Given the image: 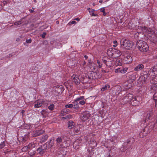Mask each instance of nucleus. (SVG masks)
I'll return each mask as SVG.
<instances>
[{
    "mask_svg": "<svg viewBox=\"0 0 157 157\" xmlns=\"http://www.w3.org/2000/svg\"><path fill=\"white\" fill-rule=\"evenodd\" d=\"M152 111L148 113L145 119L144 122L147 124L148 122V124L140 133L139 136L141 138L146 136L147 133L150 132L152 130H154L155 131L157 130V122H155V119L152 118Z\"/></svg>",
    "mask_w": 157,
    "mask_h": 157,
    "instance_id": "nucleus-1",
    "label": "nucleus"
},
{
    "mask_svg": "<svg viewBox=\"0 0 157 157\" xmlns=\"http://www.w3.org/2000/svg\"><path fill=\"white\" fill-rule=\"evenodd\" d=\"M138 29L141 30L140 32L147 33L148 36L151 37L152 41L155 44H157V30L155 31L150 29L140 26H138Z\"/></svg>",
    "mask_w": 157,
    "mask_h": 157,
    "instance_id": "nucleus-2",
    "label": "nucleus"
},
{
    "mask_svg": "<svg viewBox=\"0 0 157 157\" xmlns=\"http://www.w3.org/2000/svg\"><path fill=\"white\" fill-rule=\"evenodd\" d=\"M117 142V139L115 137H113L108 140L107 142V145L106 147L108 148L109 151H111V152L113 151V154L115 153L116 151V149L114 147V145H115L116 143Z\"/></svg>",
    "mask_w": 157,
    "mask_h": 157,
    "instance_id": "nucleus-3",
    "label": "nucleus"
},
{
    "mask_svg": "<svg viewBox=\"0 0 157 157\" xmlns=\"http://www.w3.org/2000/svg\"><path fill=\"white\" fill-rule=\"evenodd\" d=\"M136 45L139 49L141 52H146L149 50L148 46L146 42L143 41H138L136 43Z\"/></svg>",
    "mask_w": 157,
    "mask_h": 157,
    "instance_id": "nucleus-4",
    "label": "nucleus"
},
{
    "mask_svg": "<svg viewBox=\"0 0 157 157\" xmlns=\"http://www.w3.org/2000/svg\"><path fill=\"white\" fill-rule=\"evenodd\" d=\"M120 43L121 48L126 49H129L132 48L133 45L132 42L126 39L121 40Z\"/></svg>",
    "mask_w": 157,
    "mask_h": 157,
    "instance_id": "nucleus-5",
    "label": "nucleus"
},
{
    "mask_svg": "<svg viewBox=\"0 0 157 157\" xmlns=\"http://www.w3.org/2000/svg\"><path fill=\"white\" fill-rule=\"evenodd\" d=\"M150 70L148 72L143 71L142 73V75L141 76V80L142 81V83H144L148 79L149 77L150 78L151 80H152L153 76L149 75Z\"/></svg>",
    "mask_w": 157,
    "mask_h": 157,
    "instance_id": "nucleus-6",
    "label": "nucleus"
},
{
    "mask_svg": "<svg viewBox=\"0 0 157 157\" xmlns=\"http://www.w3.org/2000/svg\"><path fill=\"white\" fill-rule=\"evenodd\" d=\"M44 146L43 147H41L38 148L36 150V152H35L34 151H33L32 152L30 151H29V154L30 155V157H32L36 153H39L40 155H42L45 152V150L46 149L45 147H44Z\"/></svg>",
    "mask_w": 157,
    "mask_h": 157,
    "instance_id": "nucleus-7",
    "label": "nucleus"
},
{
    "mask_svg": "<svg viewBox=\"0 0 157 157\" xmlns=\"http://www.w3.org/2000/svg\"><path fill=\"white\" fill-rule=\"evenodd\" d=\"M151 82V89L157 92V77L154 78L152 77Z\"/></svg>",
    "mask_w": 157,
    "mask_h": 157,
    "instance_id": "nucleus-8",
    "label": "nucleus"
},
{
    "mask_svg": "<svg viewBox=\"0 0 157 157\" xmlns=\"http://www.w3.org/2000/svg\"><path fill=\"white\" fill-rule=\"evenodd\" d=\"M47 101L43 99L38 100L35 102L34 107L39 108L41 107L42 105H45L47 104Z\"/></svg>",
    "mask_w": 157,
    "mask_h": 157,
    "instance_id": "nucleus-9",
    "label": "nucleus"
},
{
    "mask_svg": "<svg viewBox=\"0 0 157 157\" xmlns=\"http://www.w3.org/2000/svg\"><path fill=\"white\" fill-rule=\"evenodd\" d=\"M90 114L88 111H86L83 112L81 115V119L83 122H84L89 119Z\"/></svg>",
    "mask_w": 157,
    "mask_h": 157,
    "instance_id": "nucleus-10",
    "label": "nucleus"
},
{
    "mask_svg": "<svg viewBox=\"0 0 157 157\" xmlns=\"http://www.w3.org/2000/svg\"><path fill=\"white\" fill-rule=\"evenodd\" d=\"M133 96L132 94H128L124 97L122 99L123 101L124 104H126L128 102L131 103Z\"/></svg>",
    "mask_w": 157,
    "mask_h": 157,
    "instance_id": "nucleus-11",
    "label": "nucleus"
},
{
    "mask_svg": "<svg viewBox=\"0 0 157 157\" xmlns=\"http://www.w3.org/2000/svg\"><path fill=\"white\" fill-rule=\"evenodd\" d=\"M64 138V136H61V137H58L56 138V141L57 143V147H60L63 146L62 142H64L66 141V140Z\"/></svg>",
    "mask_w": 157,
    "mask_h": 157,
    "instance_id": "nucleus-12",
    "label": "nucleus"
},
{
    "mask_svg": "<svg viewBox=\"0 0 157 157\" xmlns=\"http://www.w3.org/2000/svg\"><path fill=\"white\" fill-rule=\"evenodd\" d=\"M55 91L57 94H61L64 90L63 86L62 85H58L55 87Z\"/></svg>",
    "mask_w": 157,
    "mask_h": 157,
    "instance_id": "nucleus-13",
    "label": "nucleus"
},
{
    "mask_svg": "<svg viewBox=\"0 0 157 157\" xmlns=\"http://www.w3.org/2000/svg\"><path fill=\"white\" fill-rule=\"evenodd\" d=\"M59 154L62 155L63 156L66 155L67 153V149L66 147L63 146L61 147H57Z\"/></svg>",
    "mask_w": 157,
    "mask_h": 157,
    "instance_id": "nucleus-14",
    "label": "nucleus"
},
{
    "mask_svg": "<svg viewBox=\"0 0 157 157\" xmlns=\"http://www.w3.org/2000/svg\"><path fill=\"white\" fill-rule=\"evenodd\" d=\"M44 132V131L43 129L38 130L32 132V135L33 137H36L42 134Z\"/></svg>",
    "mask_w": 157,
    "mask_h": 157,
    "instance_id": "nucleus-15",
    "label": "nucleus"
},
{
    "mask_svg": "<svg viewBox=\"0 0 157 157\" xmlns=\"http://www.w3.org/2000/svg\"><path fill=\"white\" fill-rule=\"evenodd\" d=\"M140 99L137 97L133 96L130 103L132 106H136L140 103Z\"/></svg>",
    "mask_w": 157,
    "mask_h": 157,
    "instance_id": "nucleus-16",
    "label": "nucleus"
},
{
    "mask_svg": "<svg viewBox=\"0 0 157 157\" xmlns=\"http://www.w3.org/2000/svg\"><path fill=\"white\" fill-rule=\"evenodd\" d=\"M130 142V141H128L127 142H125L124 143L122 147L120 149L121 152L125 151L126 150V148L128 149V147L131 146V145L129 144Z\"/></svg>",
    "mask_w": 157,
    "mask_h": 157,
    "instance_id": "nucleus-17",
    "label": "nucleus"
},
{
    "mask_svg": "<svg viewBox=\"0 0 157 157\" xmlns=\"http://www.w3.org/2000/svg\"><path fill=\"white\" fill-rule=\"evenodd\" d=\"M72 79L73 82L76 85L79 84L80 82V80L78 78V75L73 74L72 76Z\"/></svg>",
    "mask_w": 157,
    "mask_h": 157,
    "instance_id": "nucleus-18",
    "label": "nucleus"
},
{
    "mask_svg": "<svg viewBox=\"0 0 157 157\" xmlns=\"http://www.w3.org/2000/svg\"><path fill=\"white\" fill-rule=\"evenodd\" d=\"M127 76H129V79L132 82L135 81L136 78V74L135 72H130L127 74Z\"/></svg>",
    "mask_w": 157,
    "mask_h": 157,
    "instance_id": "nucleus-19",
    "label": "nucleus"
},
{
    "mask_svg": "<svg viewBox=\"0 0 157 157\" xmlns=\"http://www.w3.org/2000/svg\"><path fill=\"white\" fill-rule=\"evenodd\" d=\"M99 73L92 71L90 74V76L92 77L93 79H98L100 77Z\"/></svg>",
    "mask_w": 157,
    "mask_h": 157,
    "instance_id": "nucleus-20",
    "label": "nucleus"
},
{
    "mask_svg": "<svg viewBox=\"0 0 157 157\" xmlns=\"http://www.w3.org/2000/svg\"><path fill=\"white\" fill-rule=\"evenodd\" d=\"M54 143V140L53 139L51 138L49 141L46 142L45 144L46 148H51L53 145Z\"/></svg>",
    "mask_w": 157,
    "mask_h": 157,
    "instance_id": "nucleus-21",
    "label": "nucleus"
},
{
    "mask_svg": "<svg viewBox=\"0 0 157 157\" xmlns=\"http://www.w3.org/2000/svg\"><path fill=\"white\" fill-rule=\"evenodd\" d=\"M74 104H69L66 105L65 106V107L66 108H72L73 107L75 109H78V104L77 103H74Z\"/></svg>",
    "mask_w": 157,
    "mask_h": 157,
    "instance_id": "nucleus-22",
    "label": "nucleus"
},
{
    "mask_svg": "<svg viewBox=\"0 0 157 157\" xmlns=\"http://www.w3.org/2000/svg\"><path fill=\"white\" fill-rule=\"evenodd\" d=\"M144 65L142 64H138L134 69V70L136 71H138L144 68Z\"/></svg>",
    "mask_w": 157,
    "mask_h": 157,
    "instance_id": "nucleus-23",
    "label": "nucleus"
},
{
    "mask_svg": "<svg viewBox=\"0 0 157 157\" xmlns=\"http://www.w3.org/2000/svg\"><path fill=\"white\" fill-rule=\"evenodd\" d=\"M75 123L72 121H70L68 122V127L70 129H71L74 127Z\"/></svg>",
    "mask_w": 157,
    "mask_h": 157,
    "instance_id": "nucleus-24",
    "label": "nucleus"
},
{
    "mask_svg": "<svg viewBox=\"0 0 157 157\" xmlns=\"http://www.w3.org/2000/svg\"><path fill=\"white\" fill-rule=\"evenodd\" d=\"M115 89L116 90V94H118L121 92L122 89L119 86H117L115 87Z\"/></svg>",
    "mask_w": 157,
    "mask_h": 157,
    "instance_id": "nucleus-25",
    "label": "nucleus"
},
{
    "mask_svg": "<svg viewBox=\"0 0 157 157\" xmlns=\"http://www.w3.org/2000/svg\"><path fill=\"white\" fill-rule=\"evenodd\" d=\"M70 111L69 109H67V108H65L62 110L61 111L60 115H61V116H64L66 114L70 112Z\"/></svg>",
    "mask_w": 157,
    "mask_h": 157,
    "instance_id": "nucleus-26",
    "label": "nucleus"
},
{
    "mask_svg": "<svg viewBox=\"0 0 157 157\" xmlns=\"http://www.w3.org/2000/svg\"><path fill=\"white\" fill-rule=\"evenodd\" d=\"M103 60V62L104 63L106 64V65L109 67H111L112 65V61H111L109 59H108V60Z\"/></svg>",
    "mask_w": 157,
    "mask_h": 157,
    "instance_id": "nucleus-27",
    "label": "nucleus"
},
{
    "mask_svg": "<svg viewBox=\"0 0 157 157\" xmlns=\"http://www.w3.org/2000/svg\"><path fill=\"white\" fill-rule=\"evenodd\" d=\"M125 59L127 63H131L132 60V59L131 56H127L125 58Z\"/></svg>",
    "mask_w": 157,
    "mask_h": 157,
    "instance_id": "nucleus-28",
    "label": "nucleus"
},
{
    "mask_svg": "<svg viewBox=\"0 0 157 157\" xmlns=\"http://www.w3.org/2000/svg\"><path fill=\"white\" fill-rule=\"evenodd\" d=\"M48 138V135H43L40 137V140L42 142H45Z\"/></svg>",
    "mask_w": 157,
    "mask_h": 157,
    "instance_id": "nucleus-29",
    "label": "nucleus"
},
{
    "mask_svg": "<svg viewBox=\"0 0 157 157\" xmlns=\"http://www.w3.org/2000/svg\"><path fill=\"white\" fill-rule=\"evenodd\" d=\"M110 87V86L109 84H106L104 86H103L101 88V91H104L107 90H108Z\"/></svg>",
    "mask_w": 157,
    "mask_h": 157,
    "instance_id": "nucleus-30",
    "label": "nucleus"
},
{
    "mask_svg": "<svg viewBox=\"0 0 157 157\" xmlns=\"http://www.w3.org/2000/svg\"><path fill=\"white\" fill-rule=\"evenodd\" d=\"M153 99L155 102V106L156 108H157V92L154 94L153 96Z\"/></svg>",
    "mask_w": 157,
    "mask_h": 157,
    "instance_id": "nucleus-31",
    "label": "nucleus"
},
{
    "mask_svg": "<svg viewBox=\"0 0 157 157\" xmlns=\"http://www.w3.org/2000/svg\"><path fill=\"white\" fill-rule=\"evenodd\" d=\"M84 99V96H80L79 97H78L75 100L74 103H76L78 104V102L79 101H81V100Z\"/></svg>",
    "mask_w": 157,
    "mask_h": 157,
    "instance_id": "nucleus-32",
    "label": "nucleus"
},
{
    "mask_svg": "<svg viewBox=\"0 0 157 157\" xmlns=\"http://www.w3.org/2000/svg\"><path fill=\"white\" fill-rule=\"evenodd\" d=\"M90 144L91 145L92 149L94 148L97 146V144L95 140H93L92 142L91 141Z\"/></svg>",
    "mask_w": 157,
    "mask_h": 157,
    "instance_id": "nucleus-33",
    "label": "nucleus"
},
{
    "mask_svg": "<svg viewBox=\"0 0 157 157\" xmlns=\"http://www.w3.org/2000/svg\"><path fill=\"white\" fill-rule=\"evenodd\" d=\"M115 64L117 66L121 65V59L120 58L117 59L116 60Z\"/></svg>",
    "mask_w": 157,
    "mask_h": 157,
    "instance_id": "nucleus-34",
    "label": "nucleus"
},
{
    "mask_svg": "<svg viewBox=\"0 0 157 157\" xmlns=\"http://www.w3.org/2000/svg\"><path fill=\"white\" fill-rule=\"evenodd\" d=\"M29 149H31L34 148L36 146V144L34 143H31L27 146Z\"/></svg>",
    "mask_w": 157,
    "mask_h": 157,
    "instance_id": "nucleus-35",
    "label": "nucleus"
},
{
    "mask_svg": "<svg viewBox=\"0 0 157 157\" xmlns=\"http://www.w3.org/2000/svg\"><path fill=\"white\" fill-rule=\"evenodd\" d=\"M128 68L127 67L121 68V73L122 74L125 73L127 71Z\"/></svg>",
    "mask_w": 157,
    "mask_h": 157,
    "instance_id": "nucleus-36",
    "label": "nucleus"
},
{
    "mask_svg": "<svg viewBox=\"0 0 157 157\" xmlns=\"http://www.w3.org/2000/svg\"><path fill=\"white\" fill-rule=\"evenodd\" d=\"M55 107V105L54 104H52L50 105L48 107V109L49 110L51 111H52L53 110L54 108Z\"/></svg>",
    "mask_w": 157,
    "mask_h": 157,
    "instance_id": "nucleus-37",
    "label": "nucleus"
},
{
    "mask_svg": "<svg viewBox=\"0 0 157 157\" xmlns=\"http://www.w3.org/2000/svg\"><path fill=\"white\" fill-rule=\"evenodd\" d=\"M100 11L103 13V16H105L106 15L107 13L105 12V9L104 8H101L100 9Z\"/></svg>",
    "mask_w": 157,
    "mask_h": 157,
    "instance_id": "nucleus-38",
    "label": "nucleus"
},
{
    "mask_svg": "<svg viewBox=\"0 0 157 157\" xmlns=\"http://www.w3.org/2000/svg\"><path fill=\"white\" fill-rule=\"evenodd\" d=\"M29 149L28 147L27 146H24L22 148V151H26L28 150H29Z\"/></svg>",
    "mask_w": 157,
    "mask_h": 157,
    "instance_id": "nucleus-39",
    "label": "nucleus"
},
{
    "mask_svg": "<svg viewBox=\"0 0 157 157\" xmlns=\"http://www.w3.org/2000/svg\"><path fill=\"white\" fill-rule=\"evenodd\" d=\"M22 23V20H21L15 22L14 23V24L15 25H18L20 24H21Z\"/></svg>",
    "mask_w": 157,
    "mask_h": 157,
    "instance_id": "nucleus-40",
    "label": "nucleus"
},
{
    "mask_svg": "<svg viewBox=\"0 0 157 157\" xmlns=\"http://www.w3.org/2000/svg\"><path fill=\"white\" fill-rule=\"evenodd\" d=\"M121 68H117L115 69V72L117 73H121Z\"/></svg>",
    "mask_w": 157,
    "mask_h": 157,
    "instance_id": "nucleus-41",
    "label": "nucleus"
},
{
    "mask_svg": "<svg viewBox=\"0 0 157 157\" xmlns=\"http://www.w3.org/2000/svg\"><path fill=\"white\" fill-rule=\"evenodd\" d=\"M5 142L4 141L2 142L1 144H0V149H2L5 146Z\"/></svg>",
    "mask_w": 157,
    "mask_h": 157,
    "instance_id": "nucleus-42",
    "label": "nucleus"
},
{
    "mask_svg": "<svg viewBox=\"0 0 157 157\" xmlns=\"http://www.w3.org/2000/svg\"><path fill=\"white\" fill-rule=\"evenodd\" d=\"M97 63L98 64V67L99 68H101L102 67V64H101L100 61L99 60H97Z\"/></svg>",
    "mask_w": 157,
    "mask_h": 157,
    "instance_id": "nucleus-43",
    "label": "nucleus"
},
{
    "mask_svg": "<svg viewBox=\"0 0 157 157\" xmlns=\"http://www.w3.org/2000/svg\"><path fill=\"white\" fill-rule=\"evenodd\" d=\"M85 103V101L84 100L80 101L79 104H81V105H83Z\"/></svg>",
    "mask_w": 157,
    "mask_h": 157,
    "instance_id": "nucleus-44",
    "label": "nucleus"
},
{
    "mask_svg": "<svg viewBox=\"0 0 157 157\" xmlns=\"http://www.w3.org/2000/svg\"><path fill=\"white\" fill-rule=\"evenodd\" d=\"M90 69H91V71H93V70H95L96 69V67L95 66L93 65L92 66H91L90 68Z\"/></svg>",
    "mask_w": 157,
    "mask_h": 157,
    "instance_id": "nucleus-45",
    "label": "nucleus"
},
{
    "mask_svg": "<svg viewBox=\"0 0 157 157\" xmlns=\"http://www.w3.org/2000/svg\"><path fill=\"white\" fill-rule=\"evenodd\" d=\"M110 153H109V155L108 156H106V157H111V155H114L115 154V153H114L113 154V151H112V152L111 151H110Z\"/></svg>",
    "mask_w": 157,
    "mask_h": 157,
    "instance_id": "nucleus-46",
    "label": "nucleus"
},
{
    "mask_svg": "<svg viewBox=\"0 0 157 157\" xmlns=\"http://www.w3.org/2000/svg\"><path fill=\"white\" fill-rule=\"evenodd\" d=\"M46 35V33L45 32L43 33V34L40 35L41 37L43 38H44L45 37V36Z\"/></svg>",
    "mask_w": 157,
    "mask_h": 157,
    "instance_id": "nucleus-47",
    "label": "nucleus"
},
{
    "mask_svg": "<svg viewBox=\"0 0 157 157\" xmlns=\"http://www.w3.org/2000/svg\"><path fill=\"white\" fill-rule=\"evenodd\" d=\"M28 138H27L26 137H23V140L22 141V142L24 143V142H25L26 141L28 140Z\"/></svg>",
    "mask_w": 157,
    "mask_h": 157,
    "instance_id": "nucleus-48",
    "label": "nucleus"
},
{
    "mask_svg": "<svg viewBox=\"0 0 157 157\" xmlns=\"http://www.w3.org/2000/svg\"><path fill=\"white\" fill-rule=\"evenodd\" d=\"M91 16L97 17L98 16L97 14L94 13V12L91 13Z\"/></svg>",
    "mask_w": 157,
    "mask_h": 157,
    "instance_id": "nucleus-49",
    "label": "nucleus"
},
{
    "mask_svg": "<svg viewBox=\"0 0 157 157\" xmlns=\"http://www.w3.org/2000/svg\"><path fill=\"white\" fill-rule=\"evenodd\" d=\"M26 42L28 43H31L32 42V40L31 39H27L26 41Z\"/></svg>",
    "mask_w": 157,
    "mask_h": 157,
    "instance_id": "nucleus-50",
    "label": "nucleus"
},
{
    "mask_svg": "<svg viewBox=\"0 0 157 157\" xmlns=\"http://www.w3.org/2000/svg\"><path fill=\"white\" fill-rule=\"evenodd\" d=\"M76 23V21H73L71 22H70L68 24H70V25H71V24H73Z\"/></svg>",
    "mask_w": 157,
    "mask_h": 157,
    "instance_id": "nucleus-51",
    "label": "nucleus"
},
{
    "mask_svg": "<svg viewBox=\"0 0 157 157\" xmlns=\"http://www.w3.org/2000/svg\"><path fill=\"white\" fill-rule=\"evenodd\" d=\"M32 9H33V10L30 9L29 10V11L31 13L33 12V11H34V10H33L34 9L33 8H32Z\"/></svg>",
    "mask_w": 157,
    "mask_h": 157,
    "instance_id": "nucleus-52",
    "label": "nucleus"
},
{
    "mask_svg": "<svg viewBox=\"0 0 157 157\" xmlns=\"http://www.w3.org/2000/svg\"><path fill=\"white\" fill-rule=\"evenodd\" d=\"M9 3V2H6V1L5 0H4L3 1V3L4 5H5V4H6L7 3Z\"/></svg>",
    "mask_w": 157,
    "mask_h": 157,
    "instance_id": "nucleus-53",
    "label": "nucleus"
},
{
    "mask_svg": "<svg viewBox=\"0 0 157 157\" xmlns=\"http://www.w3.org/2000/svg\"><path fill=\"white\" fill-rule=\"evenodd\" d=\"M86 63V62L85 61H84L82 64V66L83 67H84V65H85Z\"/></svg>",
    "mask_w": 157,
    "mask_h": 157,
    "instance_id": "nucleus-54",
    "label": "nucleus"
},
{
    "mask_svg": "<svg viewBox=\"0 0 157 157\" xmlns=\"http://www.w3.org/2000/svg\"><path fill=\"white\" fill-rule=\"evenodd\" d=\"M95 10L94 9H92L90 11H89V12L90 13L91 12H94L95 11Z\"/></svg>",
    "mask_w": 157,
    "mask_h": 157,
    "instance_id": "nucleus-55",
    "label": "nucleus"
},
{
    "mask_svg": "<svg viewBox=\"0 0 157 157\" xmlns=\"http://www.w3.org/2000/svg\"><path fill=\"white\" fill-rule=\"evenodd\" d=\"M112 50V48H109L108 50H107V53H109V52H110Z\"/></svg>",
    "mask_w": 157,
    "mask_h": 157,
    "instance_id": "nucleus-56",
    "label": "nucleus"
},
{
    "mask_svg": "<svg viewBox=\"0 0 157 157\" xmlns=\"http://www.w3.org/2000/svg\"><path fill=\"white\" fill-rule=\"evenodd\" d=\"M113 43L114 44H117V40H114L113 42Z\"/></svg>",
    "mask_w": 157,
    "mask_h": 157,
    "instance_id": "nucleus-57",
    "label": "nucleus"
},
{
    "mask_svg": "<svg viewBox=\"0 0 157 157\" xmlns=\"http://www.w3.org/2000/svg\"><path fill=\"white\" fill-rule=\"evenodd\" d=\"M84 57V58H85V59H87L88 58V56L86 55H85Z\"/></svg>",
    "mask_w": 157,
    "mask_h": 157,
    "instance_id": "nucleus-58",
    "label": "nucleus"
},
{
    "mask_svg": "<svg viewBox=\"0 0 157 157\" xmlns=\"http://www.w3.org/2000/svg\"><path fill=\"white\" fill-rule=\"evenodd\" d=\"M75 20L77 21H79L80 20V18L78 17L76 18L75 19Z\"/></svg>",
    "mask_w": 157,
    "mask_h": 157,
    "instance_id": "nucleus-59",
    "label": "nucleus"
},
{
    "mask_svg": "<svg viewBox=\"0 0 157 157\" xmlns=\"http://www.w3.org/2000/svg\"><path fill=\"white\" fill-rule=\"evenodd\" d=\"M117 46V44H114V45H113V47L115 48Z\"/></svg>",
    "mask_w": 157,
    "mask_h": 157,
    "instance_id": "nucleus-60",
    "label": "nucleus"
},
{
    "mask_svg": "<svg viewBox=\"0 0 157 157\" xmlns=\"http://www.w3.org/2000/svg\"><path fill=\"white\" fill-rule=\"evenodd\" d=\"M103 2V1L102 0H100V1H99V2L100 3H102V2Z\"/></svg>",
    "mask_w": 157,
    "mask_h": 157,
    "instance_id": "nucleus-61",
    "label": "nucleus"
},
{
    "mask_svg": "<svg viewBox=\"0 0 157 157\" xmlns=\"http://www.w3.org/2000/svg\"><path fill=\"white\" fill-rule=\"evenodd\" d=\"M22 113H25V111L23 110H22L21 112Z\"/></svg>",
    "mask_w": 157,
    "mask_h": 157,
    "instance_id": "nucleus-62",
    "label": "nucleus"
},
{
    "mask_svg": "<svg viewBox=\"0 0 157 157\" xmlns=\"http://www.w3.org/2000/svg\"><path fill=\"white\" fill-rule=\"evenodd\" d=\"M77 141H75V142L74 143V144H73V146H74V145H75V144L77 143Z\"/></svg>",
    "mask_w": 157,
    "mask_h": 157,
    "instance_id": "nucleus-63",
    "label": "nucleus"
},
{
    "mask_svg": "<svg viewBox=\"0 0 157 157\" xmlns=\"http://www.w3.org/2000/svg\"><path fill=\"white\" fill-rule=\"evenodd\" d=\"M7 2H10V0H5Z\"/></svg>",
    "mask_w": 157,
    "mask_h": 157,
    "instance_id": "nucleus-64",
    "label": "nucleus"
}]
</instances>
